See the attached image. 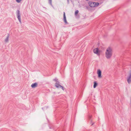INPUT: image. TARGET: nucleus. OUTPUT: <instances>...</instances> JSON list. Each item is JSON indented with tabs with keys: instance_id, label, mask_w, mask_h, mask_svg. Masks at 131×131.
<instances>
[{
	"instance_id": "obj_14",
	"label": "nucleus",
	"mask_w": 131,
	"mask_h": 131,
	"mask_svg": "<svg viewBox=\"0 0 131 131\" xmlns=\"http://www.w3.org/2000/svg\"><path fill=\"white\" fill-rule=\"evenodd\" d=\"M22 0H16V2L18 3H19Z\"/></svg>"
},
{
	"instance_id": "obj_4",
	"label": "nucleus",
	"mask_w": 131,
	"mask_h": 131,
	"mask_svg": "<svg viewBox=\"0 0 131 131\" xmlns=\"http://www.w3.org/2000/svg\"><path fill=\"white\" fill-rule=\"evenodd\" d=\"M16 15L17 16V17L18 18L19 21L20 23L21 24V19L20 17V11L19 10H17L16 12Z\"/></svg>"
},
{
	"instance_id": "obj_15",
	"label": "nucleus",
	"mask_w": 131,
	"mask_h": 131,
	"mask_svg": "<svg viewBox=\"0 0 131 131\" xmlns=\"http://www.w3.org/2000/svg\"><path fill=\"white\" fill-rule=\"evenodd\" d=\"M94 124V123H93L91 125H93Z\"/></svg>"
},
{
	"instance_id": "obj_16",
	"label": "nucleus",
	"mask_w": 131,
	"mask_h": 131,
	"mask_svg": "<svg viewBox=\"0 0 131 131\" xmlns=\"http://www.w3.org/2000/svg\"><path fill=\"white\" fill-rule=\"evenodd\" d=\"M68 1H69V0H67Z\"/></svg>"
},
{
	"instance_id": "obj_3",
	"label": "nucleus",
	"mask_w": 131,
	"mask_h": 131,
	"mask_svg": "<svg viewBox=\"0 0 131 131\" xmlns=\"http://www.w3.org/2000/svg\"><path fill=\"white\" fill-rule=\"evenodd\" d=\"M88 4L91 7H95L99 5V3H98L89 2L88 3Z\"/></svg>"
},
{
	"instance_id": "obj_7",
	"label": "nucleus",
	"mask_w": 131,
	"mask_h": 131,
	"mask_svg": "<svg viewBox=\"0 0 131 131\" xmlns=\"http://www.w3.org/2000/svg\"><path fill=\"white\" fill-rule=\"evenodd\" d=\"M97 74H98V77L99 78L101 77V71L100 69H99L97 71Z\"/></svg>"
},
{
	"instance_id": "obj_5",
	"label": "nucleus",
	"mask_w": 131,
	"mask_h": 131,
	"mask_svg": "<svg viewBox=\"0 0 131 131\" xmlns=\"http://www.w3.org/2000/svg\"><path fill=\"white\" fill-rule=\"evenodd\" d=\"M127 80L128 84H130L131 83V71L127 78Z\"/></svg>"
},
{
	"instance_id": "obj_6",
	"label": "nucleus",
	"mask_w": 131,
	"mask_h": 131,
	"mask_svg": "<svg viewBox=\"0 0 131 131\" xmlns=\"http://www.w3.org/2000/svg\"><path fill=\"white\" fill-rule=\"evenodd\" d=\"M63 20L65 23L66 24H67L68 23V22L66 20V17L65 15V13L64 12H63Z\"/></svg>"
},
{
	"instance_id": "obj_11",
	"label": "nucleus",
	"mask_w": 131,
	"mask_h": 131,
	"mask_svg": "<svg viewBox=\"0 0 131 131\" xmlns=\"http://www.w3.org/2000/svg\"><path fill=\"white\" fill-rule=\"evenodd\" d=\"M97 83L96 81H94V84L93 85V88H95L96 86H97Z\"/></svg>"
},
{
	"instance_id": "obj_8",
	"label": "nucleus",
	"mask_w": 131,
	"mask_h": 131,
	"mask_svg": "<svg viewBox=\"0 0 131 131\" xmlns=\"http://www.w3.org/2000/svg\"><path fill=\"white\" fill-rule=\"evenodd\" d=\"M37 86L38 84L36 82L32 84L31 85V86L32 88H35V87H37Z\"/></svg>"
},
{
	"instance_id": "obj_12",
	"label": "nucleus",
	"mask_w": 131,
	"mask_h": 131,
	"mask_svg": "<svg viewBox=\"0 0 131 131\" xmlns=\"http://www.w3.org/2000/svg\"><path fill=\"white\" fill-rule=\"evenodd\" d=\"M49 3L52 6H53L52 3V0H49Z\"/></svg>"
},
{
	"instance_id": "obj_13",
	"label": "nucleus",
	"mask_w": 131,
	"mask_h": 131,
	"mask_svg": "<svg viewBox=\"0 0 131 131\" xmlns=\"http://www.w3.org/2000/svg\"><path fill=\"white\" fill-rule=\"evenodd\" d=\"M78 12H79V11L78 10H76L75 12V15L76 16L77 15L78 13Z\"/></svg>"
},
{
	"instance_id": "obj_17",
	"label": "nucleus",
	"mask_w": 131,
	"mask_h": 131,
	"mask_svg": "<svg viewBox=\"0 0 131 131\" xmlns=\"http://www.w3.org/2000/svg\"><path fill=\"white\" fill-rule=\"evenodd\" d=\"M90 118H91V116H90Z\"/></svg>"
},
{
	"instance_id": "obj_10",
	"label": "nucleus",
	"mask_w": 131,
	"mask_h": 131,
	"mask_svg": "<svg viewBox=\"0 0 131 131\" xmlns=\"http://www.w3.org/2000/svg\"><path fill=\"white\" fill-rule=\"evenodd\" d=\"M9 36V35L8 34V35L7 38L5 39V41L6 42H7L8 41V38Z\"/></svg>"
},
{
	"instance_id": "obj_1",
	"label": "nucleus",
	"mask_w": 131,
	"mask_h": 131,
	"mask_svg": "<svg viewBox=\"0 0 131 131\" xmlns=\"http://www.w3.org/2000/svg\"><path fill=\"white\" fill-rule=\"evenodd\" d=\"M105 56L107 59H110L112 55V49L110 47H108L105 52Z\"/></svg>"
},
{
	"instance_id": "obj_9",
	"label": "nucleus",
	"mask_w": 131,
	"mask_h": 131,
	"mask_svg": "<svg viewBox=\"0 0 131 131\" xmlns=\"http://www.w3.org/2000/svg\"><path fill=\"white\" fill-rule=\"evenodd\" d=\"M93 51L94 53L97 54H98L99 50L98 48H96L93 49Z\"/></svg>"
},
{
	"instance_id": "obj_2",
	"label": "nucleus",
	"mask_w": 131,
	"mask_h": 131,
	"mask_svg": "<svg viewBox=\"0 0 131 131\" xmlns=\"http://www.w3.org/2000/svg\"><path fill=\"white\" fill-rule=\"evenodd\" d=\"M53 81H55L56 82L55 83V86L57 88H61L63 90H64V88L63 87L61 86L59 84V82L58 81V79L56 78H55L53 79Z\"/></svg>"
}]
</instances>
